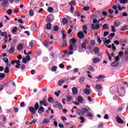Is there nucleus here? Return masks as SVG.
Wrapping results in <instances>:
<instances>
[{
    "instance_id": "f257e3e1",
    "label": "nucleus",
    "mask_w": 128,
    "mask_h": 128,
    "mask_svg": "<svg viewBox=\"0 0 128 128\" xmlns=\"http://www.w3.org/2000/svg\"><path fill=\"white\" fill-rule=\"evenodd\" d=\"M86 112H88V108H83L81 110L77 108L76 111V114L80 116H82Z\"/></svg>"
},
{
    "instance_id": "f03ea898",
    "label": "nucleus",
    "mask_w": 128,
    "mask_h": 128,
    "mask_svg": "<svg viewBox=\"0 0 128 128\" xmlns=\"http://www.w3.org/2000/svg\"><path fill=\"white\" fill-rule=\"evenodd\" d=\"M39 108L40 105L38 104V102H36L34 106V108L32 106H30L29 108V110L32 114H36Z\"/></svg>"
},
{
    "instance_id": "7ed1b4c3",
    "label": "nucleus",
    "mask_w": 128,
    "mask_h": 128,
    "mask_svg": "<svg viewBox=\"0 0 128 128\" xmlns=\"http://www.w3.org/2000/svg\"><path fill=\"white\" fill-rule=\"evenodd\" d=\"M86 44H88V39H84L81 44V48L82 50H86Z\"/></svg>"
},
{
    "instance_id": "20e7f679",
    "label": "nucleus",
    "mask_w": 128,
    "mask_h": 128,
    "mask_svg": "<svg viewBox=\"0 0 128 128\" xmlns=\"http://www.w3.org/2000/svg\"><path fill=\"white\" fill-rule=\"evenodd\" d=\"M118 94H119L121 96H124L126 94V89H124V88L121 87L118 90Z\"/></svg>"
},
{
    "instance_id": "39448f33",
    "label": "nucleus",
    "mask_w": 128,
    "mask_h": 128,
    "mask_svg": "<svg viewBox=\"0 0 128 128\" xmlns=\"http://www.w3.org/2000/svg\"><path fill=\"white\" fill-rule=\"evenodd\" d=\"M40 106H48V102H46V98H43V100L40 101Z\"/></svg>"
},
{
    "instance_id": "423d86ee",
    "label": "nucleus",
    "mask_w": 128,
    "mask_h": 128,
    "mask_svg": "<svg viewBox=\"0 0 128 128\" xmlns=\"http://www.w3.org/2000/svg\"><path fill=\"white\" fill-rule=\"evenodd\" d=\"M54 106L55 108H58L59 110H62V105L58 101L55 102Z\"/></svg>"
},
{
    "instance_id": "0eeeda50",
    "label": "nucleus",
    "mask_w": 128,
    "mask_h": 128,
    "mask_svg": "<svg viewBox=\"0 0 128 128\" xmlns=\"http://www.w3.org/2000/svg\"><path fill=\"white\" fill-rule=\"evenodd\" d=\"M100 28V24H96V25H94V24H91V28L92 30H98Z\"/></svg>"
},
{
    "instance_id": "6e6552de",
    "label": "nucleus",
    "mask_w": 128,
    "mask_h": 128,
    "mask_svg": "<svg viewBox=\"0 0 128 128\" xmlns=\"http://www.w3.org/2000/svg\"><path fill=\"white\" fill-rule=\"evenodd\" d=\"M120 66V62H116V61L113 62L111 64L110 66L112 68H118Z\"/></svg>"
},
{
    "instance_id": "1a4fd4ad",
    "label": "nucleus",
    "mask_w": 128,
    "mask_h": 128,
    "mask_svg": "<svg viewBox=\"0 0 128 128\" xmlns=\"http://www.w3.org/2000/svg\"><path fill=\"white\" fill-rule=\"evenodd\" d=\"M116 121L118 124H124V120H122V118H120L118 116L116 118Z\"/></svg>"
},
{
    "instance_id": "9d476101",
    "label": "nucleus",
    "mask_w": 128,
    "mask_h": 128,
    "mask_svg": "<svg viewBox=\"0 0 128 128\" xmlns=\"http://www.w3.org/2000/svg\"><path fill=\"white\" fill-rule=\"evenodd\" d=\"M0 2H2V6L4 8H6L8 4V0H0Z\"/></svg>"
},
{
    "instance_id": "9b49d317",
    "label": "nucleus",
    "mask_w": 128,
    "mask_h": 128,
    "mask_svg": "<svg viewBox=\"0 0 128 128\" xmlns=\"http://www.w3.org/2000/svg\"><path fill=\"white\" fill-rule=\"evenodd\" d=\"M77 36L79 38H84V34L82 32H78Z\"/></svg>"
},
{
    "instance_id": "f8f14e48",
    "label": "nucleus",
    "mask_w": 128,
    "mask_h": 128,
    "mask_svg": "<svg viewBox=\"0 0 128 128\" xmlns=\"http://www.w3.org/2000/svg\"><path fill=\"white\" fill-rule=\"evenodd\" d=\"M72 92L73 94H78V90L76 87H74L72 88Z\"/></svg>"
},
{
    "instance_id": "ddd939ff",
    "label": "nucleus",
    "mask_w": 128,
    "mask_h": 128,
    "mask_svg": "<svg viewBox=\"0 0 128 128\" xmlns=\"http://www.w3.org/2000/svg\"><path fill=\"white\" fill-rule=\"evenodd\" d=\"M44 112V108L42 107V106H40L38 110V113L40 114H41L42 112Z\"/></svg>"
},
{
    "instance_id": "4468645a",
    "label": "nucleus",
    "mask_w": 128,
    "mask_h": 128,
    "mask_svg": "<svg viewBox=\"0 0 128 128\" xmlns=\"http://www.w3.org/2000/svg\"><path fill=\"white\" fill-rule=\"evenodd\" d=\"M20 60H16V65L15 66V68H20Z\"/></svg>"
},
{
    "instance_id": "2eb2a0df",
    "label": "nucleus",
    "mask_w": 128,
    "mask_h": 128,
    "mask_svg": "<svg viewBox=\"0 0 128 128\" xmlns=\"http://www.w3.org/2000/svg\"><path fill=\"white\" fill-rule=\"evenodd\" d=\"M77 100H78V102H80V104H82V102H84V98H82V96H78Z\"/></svg>"
},
{
    "instance_id": "dca6fc26",
    "label": "nucleus",
    "mask_w": 128,
    "mask_h": 128,
    "mask_svg": "<svg viewBox=\"0 0 128 128\" xmlns=\"http://www.w3.org/2000/svg\"><path fill=\"white\" fill-rule=\"evenodd\" d=\"M120 21L116 20L114 22V26L116 28H118V26H120Z\"/></svg>"
},
{
    "instance_id": "f3484780",
    "label": "nucleus",
    "mask_w": 128,
    "mask_h": 128,
    "mask_svg": "<svg viewBox=\"0 0 128 128\" xmlns=\"http://www.w3.org/2000/svg\"><path fill=\"white\" fill-rule=\"evenodd\" d=\"M128 30V25L124 26L122 27L120 30L121 32H124V30Z\"/></svg>"
},
{
    "instance_id": "a211bd4d",
    "label": "nucleus",
    "mask_w": 128,
    "mask_h": 128,
    "mask_svg": "<svg viewBox=\"0 0 128 128\" xmlns=\"http://www.w3.org/2000/svg\"><path fill=\"white\" fill-rule=\"evenodd\" d=\"M62 22L63 24H67L68 22V20L66 18H64L62 20Z\"/></svg>"
},
{
    "instance_id": "6ab92c4d",
    "label": "nucleus",
    "mask_w": 128,
    "mask_h": 128,
    "mask_svg": "<svg viewBox=\"0 0 128 128\" xmlns=\"http://www.w3.org/2000/svg\"><path fill=\"white\" fill-rule=\"evenodd\" d=\"M46 28L49 30H52V24L50 23H48L46 25Z\"/></svg>"
},
{
    "instance_id": "aec40b11",
    "label": "nucleus",
    "mask_w": 128,
    "mask_h": 128,
    "mask_svg": "<svg viewBox=\"0 0 128 128\" xmlns=\"http://www.w3.org/2000/svg\"><path fill=\"white\" fill-rule=\"evenodd\" d=\"M96 88L98 90H102V86L100 84H96Z\"/></svg>"
},
{
    "instance_id": "412c9836",
    "label": "nucleus",
    "mask_w": 128,
    "mask_h": 128,
    "mask_svg": "<svg viewBox=\"0 0 128 128\" xmlns=\"http://www.w3.org/2000/svg\"><path fill=\"white\" fill-rule=\"evenodd\" d=\"M17 48L18 50H22L24 48V46L22 45V44H20L18 45Z\"/></svg>"
},
{
    "instance_id": "4be33fe9",
    "label": "nucleus",
    "mask_w": 128,
    "mask_h": 128,
    "mask_svg": "<svg viewBox=\"0 0 128 128\" xmlns=\"http://www.w3.org/2000/svg\"><path fill=\"white\" fill-rule=\"evenodd\" d=\"M100 62V60L98 58H94L93 60L94 64H97V62Z\"/></svg>"
},
{
    "instance_id": "5701e85b",
    "label": "nucleus",
    "mask_w": 128,
    "mask_h": 128,
    "mask_svg": "<svg viewBox=\"0 0 128 128\" xmlns=\"http://www.w3.org/2000/svg\"><path fill=\"white\" fill-rule=\"evenodd\" d=\"M29 14L30 16H34V11L33 10H30L29 11Z\"/></svg>"
},
{
    "instance_id": "b1692460",
    "label": "nucleus",
    "mask_w": 128,
    "mask_h": 128,
    "mask_svg": "<svg viewBox=\"0 0 128 128\" xmlns=\"http://www.w3.org/2000/svg\"><path fill=\"white\" fill-rule=\"evenodd\" d=\"M6 78V74L4 73H0V80H4Z\"/></svg>"
},
{
    "instance_id": "393cba45",
    "label": "nucleus",
    "mask_w": 128,
    "mask_h": 128,
    "mask_svg": "<svg viewBox=\"0 0 128 128\" xmlns=\"http://www.w3.org/2000/svg\"><path fill=\"white\" fill-rule=\"evenodd\" d=\"M43 124H50V120L47 118H45L42 122Z\"/></svg>"
},
{
    "instance_id": "a878e982",
    "label": "nucleus",
    "mask_w": 128,
    "mask_h": 128,
    "mask_svg": "<svg viewBox=\"0 0 128 128\" xmlns=\"http://www.w3.org/2000/svg\"><path fill=\"white\" fill-rule=\"evenodd\" d=\"M64 80H60L58 82V86H62V84H64Z\"/></svg>"
},
{
    "instance_id": "bb28decb",
    "label": "nucleus",
    "mask_w": 128,
    "mask_h": 128,
    "mask_svg": "<svg viewBox=\"0 0 128 128\" xmlns=\"http://www.w3.org/2000/svg\"><path fill=\"white\" fill-rule=\"evenodd\" d=\"M66 100L68 102H70L71 100H72V96H66Z\"/></svg>"
},
{
    "instance_id": "cd10ccee",
    "label": "nucleus",
    "mask_w": 128,
    "mask_h": 128,
    "mask_svg": "<svg viewBox=\"0 0 128 128\" xmlns=\"http://www.w3.org/2000/svg\"><path fill=\"white\" fill-rule=\"evenodd\" d=\"M84 94H90V90H88V88H86L84 90Z\"/></svg>"
},
{
    "instance_id": "c85d7f7f",
    "label": "nucleus",
    "mask_w": 128,
    "mask_h": 128,
    "mask_svg": "<svg viewBox=\"0 0 128 128\" xmlns=\"http://www.w3.org/2000/svg\"><path fill=\"white\" fill-rule=\"evenodd\" d=\"M94 52L96 54H98V52H100V48H98V47H96L94 49Z\"/></svg>"
},
{
    "instance_id": "c756f323",
    "label": "nucleus",
    "mask_w": 128,
    "mask_h": 128,
    "mask_svg": "<svg viewBox=\"0 0 128 128\" xmlns=\"http://www.w3.org/2000/svg\"><path fill=\"white\" fill-rule=\"evenodd\" d=\"M87 68L88 69H89L90 70H91L92 72H94V68L92 66H88Z\"/></svg>"
},
{
    "instance_id": "7c9ffc66",
    "label": "nucleus",
    "mask_w": 128,
    "mask_h": 128,
    "mask_svg": "<svg viewBox=\"0 0 128 128\" xmlns=\"http://www.w3.org/2000/svg\"><path fill=\"white\" fill-rule=\"evenodd\" d=\"M4 72V74H8V72H10V68H8V67H6Z\"/></svg>"
},
{
    "instance_id": "2f4dec72",
    "label": "nucleus",
    "mask_w": 128,
    "mask_h": 128,
    "mask_svg": "<svg viewBox=\"0 0 128 128\" xmlns=\"http://www.w3.org/2000/svg\"><path fill=\"white\" fill-rule=\"evenodd\" d=\"M79 118L81 120L80 122V124H84V122L86 120H84V118L83 116H80L79 117Z\"/></svg>"
},
{
    "instance_id": "473e14b6",
    "label": "nucleus",
    "mask_w": 128,
    "mask_h": 128,
    "mask_svg": "<svg viewBox=\"0 0 128 128\" xmlns=\"http://www.w3.org/2000/svg\"><path fill=\"white\" fill-rule=\"evenodd\" d=\"M17 30H18V27L15 26L12 30V34H16V32Z\"/></svg>"
},
{
    "instance_id": "72a5a7b5",
    "label": "nucleus",
    "mask_w": 128,
    "mask_h": 128,
    "mask_svg": "<svg viewBox=\"0 0 128 128\" xmlns=\"http://www.w3.org/2000/svg\"><path fill=\"white\" fill-rule=\"evenodd\" d=\"M106 28H108V24H104L102 26V30H106Z\"/></svg>"
},
{
    "instance_id": "f704fd0d",
    "label": "nucleus",
    "mask_w": 128,
    "mask_h": 128,
    "mask_svg": "<svg viewBox=\"0 0 128 128\" xmlns=\"http://www.w3.org/2000/svg\"><path fill=\"white\" fill-rule=\"evenodd\" d=\"M6 13L9 15L10 16L12 14V9H8L6 11Z\"/></svg>"
},
{
    "instance_id": "c9c22d12",
    "label": "nucleus",
    "mask_w": 128,
    "mask_h": 128,
    "mask_svg": "<svg viewBox=\"0 0 128 128\" xmlns=\"http://www.w3.org/2000/svg\"><path fill=\"white\" fill-rule=\"evenodd\" d=\"M116 36V34L114 33H112L108 35V38H114Z\"/></svg>"
},
{
    "instance_id": "e433bc0d",
    "label": "nucleus",
    "mask_w": 128,
    "mask_h": 128,
    "mask_svg": "<svg viewBox=\"0 0 128 128\" xmlns=\"http://www.w3.org/2000/svg\"><path fill=\"white\" fill-rule=\"evenodd\" d=\"M2 60L4 62L5 64H8V58H2Z\"/></svg>"
},
{
    "instance_id": "4c0bfd02",
    "label": "nucleus",
    "mask_w": 128,
    "mask_h": 128,
    "mask_svg": "<svg viewBox=\"0 0 128 128\" xmlns=\"http://www.w3.org/2000/svg\"><path fill=\"white\" fill-rule=\"evenodd\" d=\"M84 82V77H81L79 80V82L80 84H82Z\"/></svg>"
},
{
    "instance_id": "58836bf2",
    "label": "nucleus",
    "mask_w": 128,
    "mask_h": 128,
    "mask_svg": "<svg viewBox=\"0 0 128 128\" xmlns=\"http://www.w3.org/2000/svg\"><path fill=\"white\" fill-rule=\"evenodd\" d=\"M14 52V47L11 48L10 50H9V52L10 54H12L13 52Z\"/></svg>"
},
{
    "instance_id": "ea45409f",
    "label": "nucleus",
    "mask_w": 128,
    "mask_h": 128,
    "mask_svg": "<svg viewBox=\"0 0 128 128\" xmlns=\"http://www.w3.org/2000/svg\"><path fill=\"white\" fill-rule=\"evenodd\" d=\"M71 42H72V44H74L76 42H78V40L74 39V38H72L70 40Z\"/></svg>"
},
{
    "instance_id": "a19ab883",
    "label": "nucleus",
    "mask_w": 128,
    "mask_h": 128,
    "mask_svg": "<svg viewBox=\"0 0 128 128\" xmlns=\"http://www.w3.org/2000/svg\"><path fill=\"white\" fill-rule=\"evenodd\" d=\"M0 36H8V32H2L1 33Z\"/></svg>"
},
{
    "instance_id": "79ce46f5",
    "label": "nucleus",
    "mask_w": 128,
    "mask_h": 128,
    "mask_svg": "<svg viewBox=\"0 0 128 128\" xmlns=\"http://www.w3.org/2000/svg\"><path fill=\"white\" fill-rule=\"evenodd\" d=\"M128 0H120V4H124L128 3Z\"/></svg>"
},
{
    "instance_id": "37998d69",
    "label": "nucleus",
    "mask_w": 128,
    "mask_h": 128,
    "mask_svg": "<svg viewBox=\"0 0 128 128\" xmlns=\"http://www.w3.org/2000/svg\"><path fill=\"white\" fill-rule=\"evenodd\" d=\"M48 12H54V8H52V7H48Z\"/></svg>"
},
{
    "instance_id": "c03bdc74",
    "label": "nucleus",
    "mask_w": 128,
    "mask_h": 128,
    "mask_svg": "<svg viewBox=\"0 0 128 128\" xmlns=\"http://www.w3.org/2000/svg\"><path fill=\"white\" fill-rule=\"evenodd\" d=\"M106 44H110V40H106V41H104V44L106 45Z\"/></svg>"
},
{
    "instance_id": "a18cd8bd",
    "label": "nucleus",
    "mask_w": 128,
    "mask_h": 128,
    "mask_svg": "<svg viewBox=\"0 0 128 128\" xmlns=\"http://www.w3.org/2000/svg\"><path fill=\"white\" fill-rule=\"evenodd\" d=\"M58 70V67L56 66H54L52 68V72H56Z\"/></svg>"
},
{
    "instance_id": "49530a36",
    "label": "nucleus",
    "mask_w": 128,
    "mask_h": 128,
    "mask_svg": "<svg viewBox=\"0 0 128 128\" xmlns=\"http://www.w3.org/2000/svg\"><path fill=\"white\" fill-rule=\"evenodd\" d=\"M26 65L25 64H22L21 66H20V68L22 70H26Z\"/></svg>"
},
{
    "instance_id": "de8ad7c7",
    "label": "nucleus",
    "mask_w": 128,
    "mask_h": 128,
    "mask_svg": "<svg viewBox=\"0 0 128 128\" xmlns=\"http://www.w3.org/2000/svg\"><path fill=\"white\" fill-rule=\"evenodd\" d=\"M106 77L102 75H100L98 77H96V78H97V80H100V78H104Z\"/></svg>"
},
{
    "instance_id": "09e8293b",
    "label": "nucleus",
    "mask_w": 128,
    "mask_h": 128,
    "mask_svg": "<svg viewBox=\"0 0 128 128\" xmlns=\"http://www.w3.org/2000/svg\"><path fill=\"white\" fill-rule=\"evenodd\" d=\"M48 102H54V98L52 97H49L48 98Z\"/></svg>"
},
{
    "instance_id": "8fccbe9b",
    "label": "nucleus",
    "mask_w": 128,
    "mask_h": 128,
    "mask_svg": "<svg viewBox=\"0 0 128 128\" xmlns=\"http://www.w3.org/2000/svg\"><path fill=\"white\" fill-rule=\"evenodd\" d=\"M108 13H109L110 14H114V10L109 9L108 10Z\"/></svg>"
},
{
    "instance_id": "3c124183",
    "label": "nucleus",
    "mask_w": 128,
    "mask_h": 128,
    "mask_svg": "<svg viewBox=\"0 0 128 128\" xmlns=\"http://www.w3.org/2000/svg\"><path fill=\"white\" fill-rule=\"evenodd\" d=\"M70 6H76V2L74 1H71L69 3Z\"/></svg>"
},
{
    "instance_id": "603ef678",
    "label": "nucleus",
    "mask_w": 128,
    "mask_h": 128,
    "mask_svg": "<svg viewBox=\"0 0 128 128\" xmlns=\"http://www.w3.org/2000/svg\"><path fill=\"white\" fill-rule=\"evenodd\" d=\"M111 28L112 32H116V28H114V26H112Z\"/></svg>"
},
{
    "instance_id": "864d4df0",
    "label": "nucleus",
    "mask_w": 128,
    "mask_h": 128,
    "mask_svg": "<svg viewBox=\"0 0 128 128\" xmlns=\"http://www.w3.org/2000/svg\"><path fill=\"white\" fill-rule=\"evenodd\" d=\"M58 26H54V31L58 32Z\"/></svg>"
},
{
    "instance_id": "5fc2aeb1",
    "label": "nucleus",
    "mask_w": 128,
    "mask_h": 128,
    "mask_svg": "<svg viewBox=\"0 0 128 128\" xmlns=\"http://www.w3.org/2000/svg\"><path fill=\"white\" fill-rule=\"evenodd\" d=\"M87 116H89V118H92V116H94V115L92 114L90 112H88L87 114Z\"/></svg>"
},
{
    "instance_id": "6e6d98bb",
    "label": "nucleus",
    "mask_w": 128,
    "mask_h": 128,
    "mask_svg": "<svg viewBox=\"0 0 128 128\" xmlns=\"http://www.w3.org/2000/svg\"><path fill=\"white\" fill-rule=\"evenodd\" d=\"M22 62L23 64H26V62H28L26 58H23Z\"/></svg>"
},
{
    "instance_id": "4d7b16f0",
    "label": "nucleus",
    "mask_w": 128,
    "mask_h": 128,
    "mask_svg": "<svg viewBox=\"0 0 128 128\" xmlns=\"http://www.w3.org/2000/svg\"><path fill=\"white\" fill-rule=\"evenodd\" d=\"M66 46V40H64L62 44V46Z\"/></svg>"
},
{
    "instance_id": "13d9d810",
    "label": "nucleus",
    "mask_w": 128,
    "mask_h": 128,
    "mask_svg": "<svg viewBox=\"0 0 128 128\" xmlns=\"http://www.w3.org/2000/svg\"><path fill=\"white\" fill-rule=\"evenodd\" d=\"M90 44L92 46H94V44H96V41H94V40H92L90 41Z\"/></svg>"
},
{
    "instance_id": "bf43d9fd",
    "label": "nucleus",
    "mask_w": 128,
    "mask_h": 128,
    "mask_svg": "<svg viewBox=\"0 0 128 128\" xmlns=\"http://www.w3.org/2000/svg\"><path fill=\"white\" fill-rule=\"evenodd\" d=\"M88 10H90V6H86L84 8V10L88 11Z\"/></svg>"
},
{
    "instance_id": "052dcab7",
    "label": "nucleus",
    "mask_w": 128,
    "mask_h": 128,
    "mask_svg": "<svg viewBox=\"0 0 128 128\" xmlns=\"http://www.w3.org/2000/svg\"><path fill=\"white\" fill-rule=\"evenodd\" d=\"M82 30H88V27L86 25L82 26Z\"/></svg>"
},
{
    "instance_id": "680f3d73",
    "label": "nucleus",
    "mask_w": 128,
    "mask_h": 128,
    "mask_svg": "<svg viewBox=\"0 0 128 128\" xmlns=\"http://www.w3.org/2000/svg\"><path fill=\"white\" fill-rule=\"evenodd\" d=\"M102 14H103V16H108V12L103 11L102 12Z\"/></svg>"
},
{
    "instance_id": "e2e57ef3",
    "label": "nucleus",
    "mask_w": 128,
    "mask_h": 128,
    "mask_svg": "<svg viewBox=\"0 0 128 128\" xmlns=\"http://www.w3.org/2000/svg\"><path fill=\"white\" fill-rule=\"evenodd\" d=\"M61 120H62L63 121V122H66V117H64V116H62V117H61Z\"/></svg>"
},
{
    "instance_id": "0e129e2a",
    "label": "nucleus",
    "mask_w": 128,
    "mask_h": 128,
    "mask_svg": "<svg viewBox=\"0 0 128 128\" xmlns=\"http://www.w3.org/2000/svg\"><path fill=\"white\" fill-rule=\"evenodd\" d=\"M26 60H27L28 62H30V56H26Z\"/></svg>"
},
{
    "instance_id": "69168bd1",
    "label": "nucleus",
    "mask_w": 128,
    "mask_h": 128,
    "mask_svg": "<svg viewBox=\"0 0 128 128\" xmlns=\"http://www.w3.org/2000/svg\"><path fill=\"white\" fill-rule=\"evenodd\" d=\"M29 46H30V48H34V42H30Z\"/></svg>"
},
{
    "instance_id": "338daca9",
    "label": "nucleus",
    "mask_w": 128,
    "mask_h": 128,
    "mask_svg": "<svg viewBox=\"0 0 128 128\" xmlns=\"http://www.w3.org/2000/svg\"><path fill=\"white\" fill-rule=\"evenodd\" d=\"M36 120H32L29 124H36Z\"/></svg>"
},
{
    "instance_id": "774afa93",
    "label": "nucleus",
    "mask_w": 128,
    "mask_h": 128,
    "mask_svg": "<svg viewBox=\"0 0 128 128\" xmlns=\"http://www.w3.org/2000/svg\"><path fill=\"white\" fill-rule=\"evenodd\" d=\"M108 34H110L109 32H104V35H103V36H108Z\"/></svg>"
}]
</instances>
